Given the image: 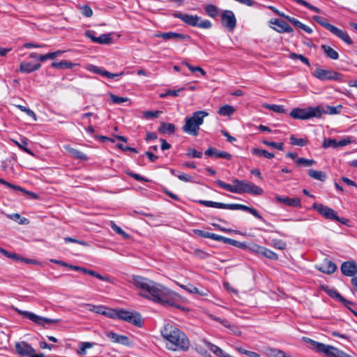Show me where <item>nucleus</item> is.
Returning a JSON list of instances; mask_svg holds the SVG:
<instances>
[{"mask_svg":"<svg viewBox=\"0 0 357 357\" xmlns=\"http://www.w3.org/2000/svg\"><path fill=\"white\" fill-rule=\"evenodd\" d=\"M81 12L82 14L86 17H90L93 15L92 9L87 5H85L81 8Z\"/></svg>","mask_w":357,"mask_h":357,"instance_id":"052dcab7","label":"nucleus"},{"mask_svg":"<svg viewBox=\"0 0 357 357\" xmlns=\"http://www.w3.org/2000/svg\"><path fill=\"white\" fill-rule=\"evenodd\" d=\"M270 23L273 25L271 28L278 32H287L290 31V26L287 22L281 19L271 20Z\"/></svg>","mask_w":357,"mask_h":357,"instance_id":"a211bd4d","label":"nucleus"},{"mask_svg":"<svg viewBox=\"0 0 357 357\" xmlns=\"http://www.w3.org/2000/svg\"><path fill=\"white\" fill-rule=\"evenodd\" d=\"M215 183L221 188L232 193H249L253 195H261L264 192L260 187L246 180L235 178L232 181L233 185L226 183L221 180H217Z\"/></svg>","mask_w":357,"mask_h":357,"instance_id":"7ed1b4c3","label":"nucleus"},{"mask_svg":"<svg viewBox=\"0 0 357 357\" xmlns=\"http://www.w3.org/2000/svg\"><path fill=\"white\" fill-rule=\"evenodd\" d=\"M342 106L339 105L337 106H328V113L331 114H336L340 113Z\"/></svg>","mask_w":357,"mask_h":357,"instance_id":"338daca9","label":"nucleus"},{"mask_svg":"<svg viewBox=\"0 0 357 357\" xmlns=\"http://www.w3.org/2000/svg\"><path fill=\"white\" fill-rule=\"evenodd\" d=\"M313 20L317 22L318 24H319L321 26L324 27L326 29L328 30L329 31L331 30L333 25L331 24L328 22L326 19H325L323 17L314 15L313 16Z\"/></svg>","mask_w":357,"mask_h":357,"instance_id":"2f4dec72","label":"nucleus"},{"mask_svg":"<svg viewBox=\"0 0 357 357\" xmlns=\"http://www.w3.org/2000/svg\"><path fill=\"white\" fill-rule=\"evenodd\" d=\"M96 31L93 30H86L84 33V35L95 43H98L100 45H109L112 43L113 38L112 33H103L98 37L96 36Z\"/></svg>","mask_w":357,"mask_h":357,"instance_id":"f8f14e48","label":"nucleus"},{"mask_svg":"<svg viewBox=\"0 0 357 357\" xmlns=\"http://www.w3.org/2000/svg\"><path fill=\"white\" fill-rule=\"evenodd\" d=\"M208 116V113L204 110L195 112L191 116L185 118V124L182 130L184 132L194 137L199 135L200 126L204 123V119Z\"/></svg>","mask_w":357,"mask_h":357,"instance_id":"20e7f679","label":"nucleus"},{"mask_svg":"<svg viewBox=\"0 0 357 357\" xmlns=\"http://www.w3.org/2000/svg\"><path fill=\"white\" fill-rule=\"evenodd\" d=\"M321 49L324 50L326 56L333 60H336L339 58V54L337 52H336L334 49H333L331 47L326 45H322Z\"/></svg>","mask_w":357,"mask_h":357,"instance_id":"cd10ccee","label":"nucleus"},{"mask_svg":"<svg viewBox=\"0 0 357 357\" xmlns=\"http://www.w3.org/2000/svg\"><path fill=\"white\" fill-rule=\"evenodd\" d=\"M307 144V138H296L291 136V145L305 146Z\"/></svg>","mask_w":357,"mask_h":357,"instance_id":"c03bdc74","label":"nucleus"},{"mask_svg":"<svg viewBox=\"0 0 357 357\" xmlns=\"http://www.w3.org/2000/svg\"><path fill=\"white\" fill-rule=\"evenodd\" d=\"M291 24H293L294 26L302 29L303 31H305L306 33H312V29L309 27L308 26L303 24L302 22H301L299 20L294 18V17H291Z\"/></svg>","mask_w":357,"mask_h":357,"instance_id":"473e14b6","label":"nucleus"},{"mask_svg":"<svg viewBox=\"0 0 357 357\" xmlns=\"http://www.w3.org/2000/svg\"><path fill=\"white\" fill-rule=\"evenodd\" d=\"M299 59L301 62L306 64L307 66H310V65L309 59L307 57L303 56L302 54H297L295 53H291V59Z\"/></svg>","mask_w":357,"mask_h":357,"instance_id":"6e6d98bb","label":"nucleus"},{"mask_svg":"<svg viewBox=\"0 0 357 357\" xmlns=\"http://www.w3.org/2000/svg\"><path fill=\"white\" fill-rule=\"evenodd\" d=\"M173 15L174 17L181 19L183 22L192 26L202 29H209L212 26V24L209 20H201V17L197 15L183 14L181 13H176Z\"/></svg>","mask_w":357,"mask_h":357,"instance_id":"0eeeda50","label":"nucleus"},{"mask_svg":"<svg viewBox=\"0 0 357 357\" xmlns=\"http://www.w3.org/2000/svg\"><path fill=\"white\" fill-rule=\"evenodd\" d=\"M181 64L188 67V68L192 73L197 71L199 72L203 76H205L206 74V71L199 66H193L186 61H183Z\"/></svg>","mask_w":357,"mask_h":357,"instance_id":"c9c22d12","label":"nucleus"},{"mask_svg":"<svg viewBox=\"0 0 357 357\" xmlns=\"http://www.w3.org/2000/svg\"><path fill=\"white\" fill-rule=\"evenodd\" d=\"M323 112L322 108L319 106L309 107L304 109L296 107L291 110V117L296 119L307 120L313 117H321Z\"/></svg>","mask_w":357,"mask_h":357,"instance_id":"423d86ee","label":"nucleus"},{"mask_svg":"<svg viewBox=\"0 0 357 357\" xmlns=\"http://www.w3.org/2000/svg\"><path fill=\"white\" fill-rule=\"evenodd\" d=\"M234 112L235 109L232 106L225 105L219 108L218 113L221 116H227L233 114Z\"/></svg>","mask_w":357,"mask_h":357,"instance_id":"7c9ffc66","label":"nucleus"},{"mask_svg":"<svg viewBox=\"0 0 357 357\" xmlns=\"http://www.w3.org/2000/svg\"><path fill=\"white\" fill-rule=\"evenodd\" d=\"M76 63L70 62L67 60H62L59 62H52L51 66L53 68H58V69H72L75 66H76Z\"/></svg>","mask_w":357,"mask_h":357,"instance_id":"bb28decb","label":"nucleus"},{"mask_svg":"<svg viewBox=\"0 0 357 357\" xmlns=\"http://www.w3.org/2000/svg\"><path fill=\"white\" fill-rule=\"evenodd\" d=\"M330 32H331L333 34H334L335 36L338 37L340 39H341L342 41H344L347 45H353V43H354L353 40L351 39V38L349 37V36L348 35V33L346 31H344L342 29H340L339 28L333 26L332 27L331 30L330 31Z\"/></svg>","mask_w":357,"mask_h":357,"instance_id":"6ab92c4d","label":"nucleus"},{"mask_svg":"<svg viewBox=\"0 0 357 357\" xmlns=\"http://www.w3.org/2000/svg\"><path fill=\"white\" fill-rule=\"evenodd\" d=\"M221 24L229 31H232L236 26V19L233 11L230 10H224L221 14Z\"/></svg>","mask_w":357,"mask_h":357,"instance_id":"ddd939ff","label":"nucleus"},{"mask_svg":"<svg viewBox=\"0 0 357 357\" xmlns=\"http://www.w3.org/2000/svg\"><path fill=\"white\" fill-rule=\"evenodd\" d=\"M263 248V246H261L256 243H251L250 245H247V250H249L251 252L257 253L258 255L261 254Z\"/></svg>","mask_w":357,"mask_h":357,"instance_id":"de8ad7c7","label":"nucleus"},{"mask_svg":"<svg viewBox=\"0 0 357 357\" xmlns=\"http://www.w3.org/2000/svg\"><path fill=\"white\" fill-rule=\"evenodd\" d=\"M103 314L107 316L109 318L119 319H120V309H119V310L106 309V313Z\"/></svg>","mask_w":357,"mask_h":357,"instance_id":"a18cd8bd","label":"nucleus"},{"mask_svg":"<svg viewBox=\"0 0 357 357\" xmlns=\"http://www.w3.org/2000/svg\"><path fill=\"white\" fill-rule=\"evenodd\" d=\"M60 54V52L59 51H57V52H50V53H47L46 54H42L40 55L38 59L40 61H42V62H44L47 59H54L55 57H56L57 56H59Z\"/></svg>","mask_w":357,"mask_h":357,"instance_id":"a19ab883","label":"nucleus"},{"mask_svg":"<svg viewBox=\"0 0 357 357\" xmlns=\"http://www.w3.org/2000/svg\"><path fill=\"white\" fill-rule=\"evenodd\" d=\"M312 208L319 212V213L326 219L336 220L345 225H347L349 222L347 219L338 217L337 215V212L335 210L324 204L314 203L312 205Z\"/></svg>","mask_w":357,"mask_h":357,"instance_id":"6e6552de","label":"nucleus"},{"mask_svg":"<svg viewBox=\"0 0 357 357\" xmlns=\"http://www.w3.org/2000/svg\"><path fill=\"white\" fill-rule=\"evenodd\" d=\"M105 335L114 343H119L123 345L129 344V339L126 335L116 334L112 331H107Z\"/></svg>","mask_w":357,"mask_h":357,"instance_id":"f3484780","label":"nucleus"},{"mask_svg":"<svg viewBox=\"0 0 357 357\" xmlns=\"http://www.w3.org/2000/svg\"><path fill=\"white\" fill-rule=\"evenodd\" d=\"M160 333L167 349L184 352L189 350L190 344L188 336L177 327L167 324L161 329Z\"/></svg>","mask_w":357,"mask_h":357,"instance_id":"f03ea898","label":"nucleus"},{"mask_svg":"<svg viewBox=\"0 0 357 357\" xmlns=\"http://www.w3.org/2000/svg\"><path fill=\"white\" fill-rule=\"evenodd\" d=\"M318 269L322 273L331 274L336 271L337 266L332 261L326 260Z\"/></svg>","mask_w":357,"mask_h":357,"instance_id":"5701e85b","label":"nucleus"},{"mask_svg":"<svg viewBox=\"0 0 357 357\" xmlns=\"http://www.w3.org/2000/svg\"><path fill=\"white\" fill-rule=\"evenodd\" d=\"M337 141L334 139H325L323 141L322 146L324 149H327L329 147L337 148Z\"/></svg>","mask_w":357,"mask_h":357,"instance_id":"49530a36","label":"nucleus"},{"mask_svg":"<svg viewBox=\"0 0 357 357\" xmlns=\"http://www.w3.org/2000/svg\"><path fill=\"white\" fill-rule=\"evenodd\" d=\"M308 175L316 180L324 181L326 178V175L324 172L321 171H317L314 169H310L308 171Z\"/></svg>","mask_w":357,"mask_h":357,"instance_id":"c756f323","label":"nucleus"},{"mask_svg":"<svg viewBox=\"0 0 357 357\" xmlns=\"http://www.w3.org/2000/svg\"><path fill=\"white\" fill-rule=\"evenodd\" d=\"M89 306H91V308H90V310L92 312H94L98 314H103L106 313V308H105L102 306H96V305H88Z\"/></svg>","mask_w":357,"mask_h":357,"instance_id":"680f3d73","label":"nucleus"},{"mask_svg":"<svg viewBox=\"0 0 357 357\" xmlns=\"http://www.w3.org/2000/svg\"><path fill=\"white\" fill-rule=\"evenodd\" d=\"M176 130V126L173 123L162 122L158 128L159 132L162 134L172 135Z\"/></svg>","mask_w":357,"mask_h":357,"instance_id":"b1692460","label":"nucleus"},{"mask_svg":"<svg viewBox=\"0 0 357 357\" xmlns=\"http://www.w3.org/2000/svg\"><path fill=\"white\" fill-rule=\"evenodd\" d=\"M15 347L16 352L22 356L29 357L32 353H35V349L24 341L17 342Z\"/></svg>","mask_w":357,"mask_h":357,"instance_id":"4468645a","label":"nucleus"},{"mask_svg":"<svg viewBox=\"0 0 357 357\" xmlns=\"http://www.w3.org/2000/svg\"><path fill=\"white\" fill-rule=\"evenodd\" d=\"M110 99L114 104H121L128 100V98L126 97H119L114 94H110Z\"/></svg>","mask_w":357,"mask_h":357,"instance_id":"3c124183","label":"nucleus"},{"mask_svg":"<svg viewBox=\"0 0 357 357\" xmlns=\"http://www.w3.org/2000/svg\"><path fill=\"white\" fill-rule=\"evenodd\" d=\"M260 255L265 257L269 259L276 260L278 259V255L274 252L268 248L264 247Z\"/></svg>","mask_w":357,"mask_h":357,"instance_id":"f704fd0d","label":"nucleus"},{"mask_svg":"<svg viewBox=\"0 0 357 357\" xmlns=\"http://www.w3.org/2000/svg\"><path fill=\"white\" fill-rule=\"evenodd\" d=\"M41 67L40 63H33L31 62L23 61L20 63V71L25 73H31L34 72Z\"/></svg>","mask_w":357,"mask_h":357,"instance_id":"412c9836","label":"nucleus"},{"mask_svg":"<svg viewBox=\"0 0 357 357\" xmlns=\"http://www.w3.org/2000/svg\"><path fill=\"white\" fill-rule=\"evenodd\" d=\"M340 269L342 274L348 277H353L357 274V264L354 261L343 262Z\"/></svg>","mask_w":357,"mask_h":357,"instance_id":"2eb2a0df","label":"nucleus"},{"mask_svg":"<svg viewBox=\"0 0 357 357\" xmlns=\"http://www.w3.org/2000/svg\"><path fill=\"white\" fill-rule=\"evenodd\" d=\"M316 161L311 159H307L305 158H298L295 160V165L298 168L310 167L314 165Z\"/></svg>","mask_w":357,"mask_h":357,"instance_id":"a878e982","label":"nucleus"},{"mask_svg":"<svg viewBox=\"0 0 357 357\" xmlns=\"http://www.w3.org/2000/svg\"><path fill=\"white\" fill-rule=\"evenodd\" d=\"M202 155L203 154L201 151H197L194 149H188V152L186 153V155L188 157L192 158H201Z\"/></svg>","mask_w":357,"mask_h":357,"instance_id":"8fccbe9b","label":"nucleus"},{"mask_svg":"<svg viewBox=\"0 0 357 357\" xmlns=\"http://www.w3.org/2000/svg\"><path fill=\"white\" fill-rule=\"evenodd\" d=\"M197 202L203 206L207 207H213L217 208H223V209H229V210H242L243 211L250 213L253 216L259 220H263L262 216L259 214L257 210L254 208L249 207L248 206L241 204H225L220 202H215L213 201H207V200H199Z\"/></svg>","mask_w":357,"mask_h":357,"instance_id":"39448f33","label":"nucleus"},{"mask_svg":"<svg viewBox=\"0 0 357 357\" xmlns=\"http://www.w3.org/2000/svg\"><path fill=\"white\" fill-rule=\"evenodd\" d=\"M155 37L162 38L165 40H168L171 39L183 40H190V36L188 35L175 33L172 31L157 33L155 34Z\"/></svg>","mask_w":357,"mask_h":357,"instance_id":"dca6fc26","label":"nucleus"},{"mask_svg":"<svg viewBox=\"0 0 357 357\" xmlns=\"http://www.w3.org/2000/svg\"><path fill=\"white\" fill-rule=\"evenodd\" d=\"M313 75L321 81L334 80V81H343V75L331 70H325L321 68H317Z\"/></svg>","mask_w":357,"mask_h":357,"instance_id":"1a4fd4ad","label":"nucleus"},{"mask_svg":"<svg viewBox=\"0 0 357 357\" xmlns=\"http://www.w3.org/2000/svg\"><path fill=\"white\" fill-rule=\"evenodd\" d=\"M64 242L66 243H78V244L84 245V246H89V244L86 241L78 240V239H76V238H74L72 237H65Z\"/></svg>","mask_w":357,"mask_h":357,"instance_id":"864d4df0","label":"nucleus"},{"mask_svg":"<svg viewBox=\"0 0 357 357\" xmlns=\"http://www.w3.org/2000/svg\"><path fill=\"white\" fill-rule=\"evenodd\" d=\"M94 345H95L94 342H82L79 346V348L77 351V353L79 355H84V354H86V350L87 349L92 348Z\"/></svg>","mask_w":357,"mask_h":357,"instance_id":"e433bc0d","label":"nucleus"},{"mask_svg":"<svg viewBox=\"0 0 357 357\" xmlns=\"http://www.w3.org/2000/svg\"><path fill=\"white\" fill-rule=\"evenodd\" d=\"M178 178L179 180L184 182H191L192 181V176L188 174L181 173L178 175Z\"/></svg>","mask_w":357,"mask_h":357,"instance_id":"774afa93","label":"nucleus"},{"mask_svg":"<svg viewBox=\"0 0 357 357\" xmlns=\"http://www.w3.org/2000/svg\"><path fill=\"white\" fill-rule=\"evenodd\" d=\"M17 312L20 314H22V316L32 321L35 324L40 326H45V324H54L59 322V319L43 317L29 311L17 310Z\"/></svg>","mask_w":357,"mask_h":357,"instance_id":"9d476101","label":"nucleus"},{"mask_svg":"<svg viewBox=\"0 0 357 357\" xmlns=\"http://www.w3.org/2000/svg\"><path fill=\"white\" fill-rule=\"evenodd\" d=\"M197 351L204 357H211V354L202 345L199 344L196 347Z\"/></svg>","mask_w":357,"mask_h":357,"instance_id":"e2e57ef3","label":"nucleus"},{"mask_svg":"<svg viewBox=\"0 0 357 357\" xmlns=\"http://www.w3.org/2000/svg\"><path fill=\"white\" fill-rule=\"evenodd\" d=\"M8 217L15 222H18L20 225H25L29 222L28 220L26 218H21L19 213H13L8 215Z\"/></svg>","mask_w":357,"mask_h":357,"instance_id":"4c0bfd02","label":"nucleus"},{"mask_svg":"<svg viewBox=\"0 0 357 357\" xmlns=\"http://www.w3.org/2000/svg\"><path fill=\"white\" fill-rule=\"evenodd\" d=\"M98 75L107 77L108 79H114L124 75V72H121L120 73H112L101 68L100 73H99Z\"/></svg>","mask_w":357,"mask_h":357,"instance_id":"58836bf2","label":"nucleus"},{"mask_svg":"<svg viewBox=\"0 0 357 357\" xmlns=\"http://www.w3.org/2000/svg\"><path fill=\"white\" fill-rule=\"evenodd\" d=\"M263 143L268 146L275 148L278 150H282L283 149V143H277L274 142H269V141H264Z\"/></svg>","mask_w":357,"mask_h":357,"instance_id":"bf43d9fd","label":"nucleus"},{"mask_svg":"<svg viewBox=\"0 0 357 357\" xmlns=\"http://www.w3.org/2000/svg\"><path fill=\"white\" fill-rule=\"evenodd\" d=\"M16 107L18 109H20L22 112H25L28 116L31 117L34 121L37 120V117H36L35 112L33 110H31V109H29V107L20 105H16Z\"/></svg>","mask_w":357,"mask_h":357,"instance_id":"37998d69","label":"nucleus"},{"mask_svg":"<svg viewBox=\"0 0 357 357\" xmlns=\"http://www.w3.org/2000/svg\"><path fill=\"white\" fill-rule=\"evenodd\" d=\"M205 11L211 17H215L219 13L218 8L212 4L207 5L205 7Z\"/></svg>","mask_w":357,"mask_h":357,"instance_id":"72a5a7b5","label":"nucleus"},{"mask_svg":"<svg viewBox=\"0 0 357 357\" xmlns=\"http://www.w3.org/2000/svg\"><path fill=\"white\" fill-rule=\"evenodd\" d=\"M88 274L99 279L100 280L105 282H110V278L109 277L103 276L93 270H89Z\"/></svg>","mask_w":357,"mask_h":357,"instance_id":"603ef678","label":"nucleus"},{"mask_svg":"<svg viewBox=\"0 0 357 357\" xmlns=\"http://www.w3.org/2000/svg\"><path fill=\"white\" fill-rule=\"evenodd\" d=\"M132 279L136 288L146 293L144 295L146 298L164 307L172 306L182 311H188V308L181 306V303L185 298L178 293L146 278L134 275Z\"/></svg>","mask_w":357,"mask_h":357,"instance_id":"f257e3e1","label":"nucleus"},{"mask_svg":"<svg viewBox=\"0 0 357 357\" xmlns=\"http://www.w3.org/2000/svg\"><path fill=\"white\" fill-rule=\"evenodd\" d=\"M126 174L131 176L132 178H135L137 181H144V182H149V180L144 176H142L141 175L134 173L132 172H127Z\"/></svg>","mask_w":357,"mask_h":357,"instance_id":"13d9d810","label":"nucleus"},{"mask_svg":"<svg viewBox=\"0 0 357 357\" xmlns=\"http://www.w3.org/2000/svg\"><path fill=\"white\" fill-rule=\"evenodd\" d=\"M251 153L252 155L258 156V157H264L268 159L273 158L274 157V154L273 153L268 152L266 150L260 149L257 148L252 149L251 150Z\"/></svg>","mask_w":357,"mask_h":357,"instance_id":"c85d7f7f","label":"nucleus"},{"mask_svg":"<svg viewBox=\"0 0 357 357\" xmlns=\"http://www.w3.org/2000/svg\"><path fill=\"white\" fill-rule=\"evenodd\" d=\"M326 292L332 298L340 303H344V304L350 303L349 301L344 298L336 289H329L326 290Z\"/></svg>","mask_w":357,"mask_h":357,"instance_id":"393cba45","label":"nucleus"},{"mask_svg":"<svg viewBox=\"0 0 357 357\" xmlns=\"http://www.w3.org/2000/svg\"><path fill=\"white\" fill-rule=\"evenodd\" d=\"M209 317L211 319L220 323L222 325H223L224 326H225L227 328H229L230 326L229 321L227 319H221V318L218 317L213 314H211Z\"/></svg>","mask_w":357,"mask_h":357,"instance_id":"4d7b16f0","label":"nucleus"},{"mask_svg":"<svg viewBox=\"0 0 357 357\" xmlns=\"http://www.w3.org/2000/svg\"><path fill=\"white\" fill-rule=\"evenodd\" d=\"M160 113H161L160 111H146L144 112V117L146 119L157 118Z\"/></svg>","mask_w":357,"mask_h":357,"instance_id":"0e129e2a","label":"nucleus"},{"mask_svg":"<svg viewBox=\"0 0 357 357\" xmlns=\"http://www.w3.org/2000/svg\"><path fill=\"white\" fill-rule=\"evenodd\" d=\"M64 148L70 154V155L73 158L82 161H86L88 160V157L86 154L77 149L71 147L70 145H66Z\"/></svg>","mask_w":357,"mask_h":357,"instance_id":"4be33fe9","label":"nucleus"},{"mask_svg":"<svg viewBox=\"0 0 357 357\" xmlns=\"http://www.w3.org/2000/svg\"><path fill=\"white\" fill-rule=\"evenodd\" d=\"M119 319L126 321L135 326L140 327L142 326L141 315L137 312H130L123 309H120Z\"/></svg>","mask_w":357,"mask_h":357,"instance_id":"9b49d317","label":"nucleus"},{"mask_svg":"<svg viewBox=\"0 0 357 357\" xmlns=\"http://www.w3.org/2000/svg\"><path fill=\"white\" fill-rule=\"evenodd\" d=\"M204 345L211 352H213L215 355L218 354V350L220 349V347L217 345H215L212 344L211 342L207 341V340H203L202 341Z\"/></svg>","mask_w":357,"mask_h":357,"instance_id":"09e8293b","label":"nucleus"},{"mask_svg":"<svg viewBox=\"0 0 357 357\" xmlns=\"http://www.w3.org/2000/svg\"><path fill=\"white\" fill-rule=\"evenodd\" d=\"M110 227L118 234L122 236L125 238H128L129 235L125 232L120 227H119L114 221L110 222Z\"/></svg>","mask_w":357,"mask_h":357,"instance_id":"ea45409f","label":"nucleus"},{"mask_svg":"<svg viewBox=\"0 0 357 357\" xmlns=\"http://www.w3.org/2000/svg\"><path fill=\"white\" fill-rule=\"evenodd\" d=\"M194 255L199 259H205L208 258L210 255L201 249H196L194 250Z\"/></svg>","mask_w":357,"mask_h":357,"instance_id":"5fc2aeb1","label":"nucleus"},{"mask_svg":"<svg viewBox=\"0 0 357 357\" xmlns=\"http://www.w3.org/2000/svg\"><path fill=\"white\" fill-rule=\"evenodd\" d=\"M193 232H194L195 234H196V235H197L199 236L205 238H209L210 239V238H211V233L208 232V231H203V230H201V229H194Z\"/></svg>","mask_w":357,"mask_h":357,"instance_id":"69168bd1","label":"nucleus"},{"mask_svg":"<svg viewBox=\"0 0 357 357\" xmlns=\"http://www.w3.org/2000/svg\"><path fill=\"white\" fill-rule=\"evenodd\" d=\"M264 107L277 113H283L284 112L283 105L266 104L264 105Z\"/></svg>","mask_w":357,"mask_h":357,"instance_id":"79ce46f5","label":"nucleus"},{"mask_svg":"<svg viewBox=\"0 0 357 357\" xmlns=\"http://www.w3.org/2000/svg\"><path fill=\"white\" fill-rule=\"evenodd\" d=\"M205 155L209 157L215 156V158H225L230 160L231 155L225 151H220L215 148H209L205 151Z\"/></svg>","mask_w":357,"mask_h":357,"instance_id":"aec40b11","label":"nucleus"}]
</instances>
